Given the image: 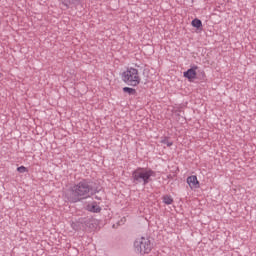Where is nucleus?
<instances>
[{"label":"nucleus","mask_w":256,"mask_h":256,"mask_svg":"<svg viewBox=\"0 0 256 256\" xmlns=\"http://www.w3.org/2000/svg\"><path fill=\"white\" fill-rule=\"evenodd\" d=\"M87 209L91 212V213H101V206L97 205L96 203L88 205Z\"/></svg>","instance_id":"nucleus-8"},{"label":"nucleus","mask_w":256,"mask_h":256,"mask_svg":"<svg viewBox=\"0 0 256 256\" xmlns=\"http://www.w3.org/2000/svg\"><path fill=\"white\" fill-rule=\"evenodd\" d=\"M192 1V3H195V0H191Z\"/></svg>","instance_id":"nucleus-16"},{"label":"nucleus","mask_w":256,"mask_h":256,"mask_svg":"<svg viewBox=\"0 0 256 256\" xmlns=\"http://www.w3.org/2000/svg\"><path fill=\"white\" fill-rule=\"evenodd\" d=\"M95 199H97V201H101V199H103V197L101 195H96Z\"/></svg>","instance_id":"nucleus-15"},{"label":"nucleus","mask_w":256,"mask_h":256,"mask_svg":"<svg viewBox=\"0 0 256 256\" xmlns=\"http://www.w3.org/2000/svg\"><path fill=\"white\" fill-rule=\"evenodd\" d=\"M134 249L136 253H140V255H146L147 253H151L153 244H151V240H149V238L141 237L134 242Z\"/></svg>","instance_id":"nucleus-4"},{"label":"nucleus","mask_w":256,"mask_h":256,"mask_svg":"<svg viewBox=\"0 0 256 256\" xmlns=\"http://www.w3.org/2000/svg\"><path fill=\"white\" fill-rule=\"evenodd\" d=\"M72 229L74 231H81V229H87V227H91V220L87 218H79L75 222L71 224Z\"/></svg>","instance_id":"nucleus-5"},{"label":"nucleus","mask_w":256,"mask_h":256,"mask_svg":"<svg viewBox=\"0 0 256 256\" xmlns=\"http://www.w3.org/2000/svg\"><path fill=\"white\" fill-rule=\"evenodd\" d=\"M187 183L191 189H199V180H197V176L192 175L187 178Z\"/></svg>","instance_id":"nucleus-7"},{"label":"nucleus","mask_w":256,"mask_h":256,"mask_svg":"<svg viewBox=\"0 0 256 256\" xmlns=\"http://www.w3.org/2000/svg\"><path fill=\"white\" fill-rule=\"evenodd\" d=\"M151 177H155V171L147 168L138 167L132 172V183H134V185H139L140 183H142V185H144L145 187V185L151 183Z\"/></svg>","instance_id":"nucleus-2"},{"label":"nucleus","mask_w":256,"mask_h":256,"mask_svg":"<svg viewBox=\"0 0 256 256\" xmlns=\"http://www.w3.org/2000/svg\"><path fill=\"white\" fill-rule=\"evenodd\" d=\"M197 69H199L197 65L192 66L190 69L184 72V77L189 81H191V79H197Z\"/></svg>","instance_id":"nucleus-6"},{"label":"nucleus","mask_w":256,"mask_h":256,"mask_svg":"<svg viewBox=\"0 0 256 256\" xmlns=\"http://www.w3.org/2000/svg\"><path fill=\"white\" fill-rule=\"evenodd\" d=\"M161 143H163V145H167V147H171L173 145V142L169 141V138H167V137L162 139Z\"/></svg>","instance_id":"nucleus-13"},{"label":"nucleus","mask_w":256,"mask_h":256,"mask_svg":"<svg viewBox=\"0 0 256 256\" xmlns=\"http://www.w3.org/2000/svg\"><path fill=\"white\" fill-rule=\"evenodd\" d=\"M17 171H18V173H27L28 170H27V167L20 166L17 168Z\"/></svg>","instance_id":"nucleus-14"},{"label":"nucleus","mask_w":256,"mask_h":256,"mask_svg":"<svg viewBox=\"0 0 256 256\" xmlns=\"http://www.w3.org/2000/svg\"><path fill=\"white\" fill-rule=\"evenodd\" d=\"M101 187L91 179H82L79 184H75L66 193V198L69 203H79L91 195H97L101 193Z\"/></svg>","instance_id":"nucleus-1"},{"label":"nucleus","mask_w":256,"mask_h":256,"mask_svg":"<svg viewBox=\"0 0 256 256\" xmlns=\"http://www.w3.org/2000/svg\"><path fill=\"white\" fill-rule=\"evenodd\" d=\"M122 81L126 83V85H130L131 87H137L139 83H141V77L139 76V70L136 68L130 67L126 71L121 74Z\"/></svg>","instance_id":"nucleus-3"},{"label":"nucleus","mask_w":256,"mask_h":256,"mask_svg":"<svg viewBox=\"0 0 256 256\" xmlns=\"http://www.w3.org/2000/svg\"><path fill=\"white\" fill-rule=\"evenodd\" d=\"M123 92L127 93L128 95H137V90L131 87H124Z\"/></svg>","instance_id":"nucleus-11"},{"label":"nucleus","mask_w":256,"mask_h":256,"mask_svg":"<svg viewBox=\"0 0 256 256\" xmlns=\"http://www.w3.org/2000/svg\"><path fill=\"white\" fill-rule=\"evenodd\" d=\"M163 203H165V205H172L173 204V197H171L169 195H164L163 196Z\"/></svg>","instance_id":"nucleus-12"},{"label":"nucleus","mask_w":256,"mask_h":256,"mask_svg":"<svg viewBox=\"0 0 256 256\" xmlns=\"http://www.w3.org/2000/svg\"><path fill=\"white\" fill-rule=\"evenodd\" d=\"M63 5L69 9V5H81V0H67V2H63Z\"/></svg>","instance_id":"nucleus-9"},{"label":"nucleus","mask_w":256,"mask_h":256,"mask_svg":"<svg viewBox=\"0 0 256 256\" xmlns=\"http://www.w3.org/2000/svg\"><path fill=\"white\" fill-rule=\"evenodd\" d=\"M191 25L196 29H200V27H203V22L200 19L195 18L194 20H192Z\"/></svg>","instance_id":"nucleus-10"}]
</instances>
